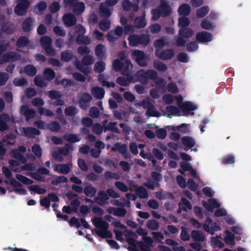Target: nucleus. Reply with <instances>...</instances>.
<instances>
[{
  "label": "nucleus",
  "mask_w": 251,
  "mask_h": 251,
  "mask_svg": "<svg viewBox=\"0 0 251 251\" xmlns=\"http://www.w3.org/2000/svg\"><path fill=\"white\" fill-rule=\"evenodd\" d=\"M126 242L129 245L127 250L129 251H140L138 246L142 251H151L150 248L145 245L142 241H138L136 239L138 237L137 234L131 230L127 231L126 234Z\"/></svg>",
  "instance_id": "1"
},
{
  "label": "nucleus",
  "mask_w": 251,
  "mask_h": 251,
  "mask_svg": "<svg viewBox=\"0 0 251 251\" xmlns=\"http://www.w3.org/2000/svg\"><path fill=\"white\" fill-rule=\"evenodd\" d=\"M92 222L97 228L95 231L99 237L103 239L112 238V234L108 230L109 225L101 217H95L92 219Z\"/></svg>",
  "instance_id": "2"
},
{
  "label": "nucleus",
  "mask_w": 251,
  "mask_h": 251,
  "mask_svg": "<svg viewBox=\"0 0 251 251\" xmlns=\"http://www.w3.org/2000/svg\"><path fill=\"white\" fill-rule=\"evenodd\" d=\"M138 81L143 84H147L149 79L155 80L158 78L157 72L152 69L145 71L144 69H140L135 74Z\"/></svg>",
  "instance_id": "3"
},
{
  "label": "nucleus",
  "mask_w": 251,
  "mask_h": 251,
  "mask_svg": "<svg viewBox=\"0 0 251 251\" xmlns=\"http://www.w3.org/2000/svg\"><path fill=\"white\" fill-rule=\"evenodd\" d=\"M127 39L129 45L131 47H137L138 45H141L145 47L148 45L150 41L149 36L145 34L140 35L137 34L130 35L128 36Z\"/></svg>",
  "instance_id": "4"
},
{
  "label": "nucleus",
  "mask_w": 251,
  "mask_h": 251,
  "mask_svg": "<svg viewBox=\"0 0 251 251\" xmlns=\"http://www.w3.org/2000/svg\"><path fill=\"white\" fill-rule=\"evenodd\" d=\"M131 56L139 66L145 67L148 66L149 57L143 51L135 50L131 53Z\"/></svg>",
  "instance_id": "5"
},
{
  "label": "nucleus",
  "mask_w": 251,
  "mask_h": 251,
  "mask_svg": "<svg viewBox=\"0 0 251 251\" xmlns=\"http://www.w3.org/2000/svg\"><path fill=\"white\" fill-rule=\"evenodd\" d=\"M52 39L48 36H43L40 38V43L48 55L55 56L56 50L52 48Z\"/></svg>",
  "instance_id": "6"
},
{
  "label": "nucleus",
  "mask_w": 251,
  "mask_h": 251,
  "mask_svg": "<svg viewBox=\"0 0 251 251\" xmlns=\"http://www.w3.org/2000/svg\"><path fill=\"white\" fill-rule=\"evenodd\" d=\"M21 56L18 52L15 51H9L3 53L1 55L0 58V65H2L4 63L10 62H16L20 60Z\"/></svg>",
  "instance_id": "7"
},
{
  "label": "nucleus",
  "mask_w": 251,
  "mask_h": 251,
  "mask_svg": "<svg viewBox=\"0 0 251 251\" xmlns=\"http://www.w3.org/2000/svg\"><path fill=\"white\" fill-rule=\"evenodd\" d=\"M29 6L30 2L28 0H20L15 7L14 12L18 16L25 15Z\"/></svg>",
  "instance_id": "8"
},
{
  "label": "nucleus",
  "mask_w": 251,
  "mask_h": 251,
  "mask_svg": "<svg viewBox=\"0 0 251 251\" xmlns=\"http://www.w3.org/2000/svg\"><path fill=\"white\" fill-rule=\"evenodd\" d=\"M92 99V96L90 94L83 93L78 101L80 108L82 109H87L89 107V103L91 101Z\"/></svg>",
  "instance_id": "9"
},
{
  "label": "nucleus",
  "mask_w": 251,
  "mask_h": 251,
  "mask_svg": "<svg viewBox=\"0 0 251 251\" xmlns=\"http://www.w3.org/2000/svg\"><path fill=\"white\" fill-rule=\"evenodd\" d=\"M156 57L162 60H169L172 58L175 55V51L173 49H166L161 52L156 50L155 51Z\"/></svg>",
  "instance_id": "10"
},
{
  "label": "nucleus",
  "mask_w": 251,
  "mask_h": 251,
  "mask_svg": "<svg viewBox=\"0 0 251 251\" xmlns=\"http://www.w3.org/2000/svg\"><path fill=\"white\" fill-rule=\"evenodd\" d=\"M212 36L211 33L201 31L198 32L196 35V40L199 43H207L212 40Z\"/></svg>",
  "instance_id": "11"
},
{
  "label": "nucleus",
  "mask_w": 251,
  "mask_h": 251,
  "mask_svg": "<svg viewBox=\"0 0 251 251\" xmlns=\"http://www.w3.org/2000/svg\"><path fill=\"white\" fill-rule=\"evenodd\" d=\"M63 21L67 27H72L76 23V18L75 16L71 13L65 14L63 16Z\"/></svg>",
  "instance_id": "12"
},
{
  "label": "nucleus",
  "mask_w": 251,
  "mask_h": 251,
  "mask_svg": "<svg viewBox=\"0 0 251 251\" xmlns=\"http://www.w3.org/2000/svg\"><path fill=\"white\" fill-rule=\"evenodd\" d=\"M23 135L25 137L28 138H34L36 135H39L41 134V131L32 127H26L23 128Z\"/></svg>",
  "instance_id": "13"
},
{
  "label": "nucleus",
  "mask_w": 251,
  "mask_h": 251,
  "mask_svg": "<svg viewBox=\"0 0 251 251\" xmlns=\"http://www.w3.org/2000/svg\"><path fill=\"white\" fill-rule=\"evenodd\" d=\"M158 8L163 17H166L169 16L171 13V8L165 0H161L160 4Z\"/></svg>",
  "instance_id": "14"
},
{
  "label": "nucleus",
  "mask_w": 251,
  "mask_h": 251,
  "mask_svg": "<svg viewBox=\"0 0 251 251\" xmlns=\"http://www.w3.org/2000/svg\"><path fill=\"white\" fill-rule=\"evenodd\" d=\"M122 7L126 11H129L132 9L133 12H136L139 10L138 3H132L129 0H124L122 2Z\"/></svg>",
  "instance_id": "15"
},
{
  "label": "nucleus",
  "mask_w": 251,
  "mask_h": 251,
  "mask_svg": "<svg viewBox=\"0 0 251 251\" xmlns=\"http://www.w3.org/2000/svg\"><path fill=\"white\" fill-rule=\"evenodd\" d=\"M191 236L195 242H202L205 240V237L201 231L198 230H193L191 231Z\"/></svg>",
  "instance_id": "16"
},
{
  "label": "nucleus",
  "mask_w": 251,
  "mask_h": 251,
  "mask_svg": "<svg viewBox=\"0 0 251 251\" xmlns=\"http://www.w3.org/2000/svg\"><path fill=\"white\" fill-rule=\"evenodd\" d=\"M91 93L95 98L101 100L104 96L105 91L103 88L96 86L92 88Z\"/></svg>",
  "instance_id": "17"
},
{
  "label": "nucleus",
  "mask_w": 251,
  "mask_h": 251,
  "mask_svg": "<svg viewBox=\"0 0 251 251\" xmlns=\"http://www.w3.org/2000/svg\"><path fill=\"white\" fill-rule=\"evenodd\" d=\"M76 57L72 51L69 50H65L61 52L60 59L63 62H68Z\"/></svg>",
  "instance_id": "18"
},
{
  "label": "nucleus",
  "mask_w": 251,
  "mask_h": 251,
  "mask_svg": "<svg viewBox=\"0 0 251 251\" xmlns=\"http://www.w3.org/2000/svg\"><path fill=\"white\" fill-rule=\"evenodd\" d=\"M73 7V11L76 16L80 15L85 9L84 3L80 1H77Z\"/></svg>",
  "instance_id": "19"
},
{
  "label": "nucleus",
  "mask_w": 251,
  "mask_h": 251,
  "mask_svg": "<svg viewBox=\"0 0 251 251\" xmlns=\"http://www.w3.org/2000/svg\"><path fill=\"white\" fill-rule=\"evenodd\" d=\"M133 25L135 28H143L147 25V22L144 16H139L135 18L134 20Z\"/></svg>",
  "instance_id": "20"
},
{
  "label": "nucleus",
  "mask_w": 251,
  "mask_h": 251,
  "mask_svg": "<svg viewBox=\"0 0 251 251\" xmlns=\"http://www.w3.org/2000/svg\"><path fill=\"white\" fill-rule=\"evenodd\" d=\"M133 65L130 60H126L123 62L122 66V74L124 75L128 76L130 74V71L132 69Z\"/></svg>",
  "instance_id": "21"
},
{
  "label": "nucleus",
  "mask_w": 251,
  "mask_h": 251,
  "mask_svg": "<svg viewBox=\"0 0 251 251\" xmlns=\"http://www.w3.org/2000/svg\"><path fill=\"white\" fill-rule=\"evenodd\" d=\"M155 197L157 199L160 200L169 199L174 200L175 196L171 192L164 193L162 191H158L155 193Z\"/></svg>",
  "instance_id": "22"
},
{
  "label": "nucleus",
  "mask_w": 251,
  "mask_h": 251,
  "mask_svg": "<svg viewBox=\"0 0 251 251\" xmlns=\"http://www.w3.org/2000/svg\"><path fill=\"white\" fill-rule=\"evenodd\" d=\"M34 20L31 18H26L23 23L22 28L25 32H30L33 28V24Z\"/></svg>",
  "instance_id": "23"
},
{
  "label": "nucleus",
  "mask_w": 251,
  "mask_h": 251,
  "mask_svg": "<svg viewBox=\"0 0 251 251\" xmlns=\"http://www.w3.org/2000/svg\"><path fill=\"white\" fill-rule=\"evenodd\" d=\"M194 31L190 28H180L178 31V35L184 38H191L194 35Z\"/></svg>",
  "instance_id": "24"
},
{
  "label": "nucleus",
  "mask_w": 251,
  "mask_h": 251,
  "mask_svg": "<svg viewBox=\"0 0 251 251\" xmlns=\"http://www.w3.org/2000/svg\"><path fill=\"white\" fill-rule=\"evenodd\" d=\"M179 107L184 112L194 111L197 108L196 106L188 101H185L181 104H179Z\"/></svg>",
  "instance_id": "25"
},
{
  "label": "nucleus",
  "mask_w": 251,
  "mask_h": 251,
  "mask_svg": "<svg viewBox=\"0 0 251 251\" xmlns=\"http://www.w3.org/2000/svg\"><path fill=\"white\" fill-rule=\"evenodd\" d=\"M117 124V123L116 122H109L106 126H104V128H103V131L106 132L107 131H110L113 133L119 134L120 132L119 128L116 126Z\"/></svg>",
  "instance_id": "26"
},
{
  "label": "nucleus",
  "mask_w": 251,
  "mask_h": 251,
  "mask_svg": "<svg viewBox=\"0 0 251 251\" xmlns=\"http://www.w3.org/2000/svg\"><path fill=\"white\" fill-rule=\"evenodd\" d=\"M191 12L190 6L186 3H183L179 6L178 8V13L180 15L184 16H188Z\"/></svg>",
  "instance_id": "27"
},
{
  "label": "nucleus",
  "mask_w": 251,
  "mask_h": 251,
  "mask_svg": "<svg viewBox=\"0 0 251 251\" xmlns=\"http://www.w3.org/2000/svg\"><path fill=\"white\" fill-rule=\"evenodd\" d=\"M54 171L62 174H67L70 171L69 165L65 164L56 165Z\"/></svg>",
  "instance_id": "28"
},
{
  "label": "nucleus",
  "mask_w": 251,
  "mask_h": 251,
  "mask_svg": "<svg viewBox=\"0 0 251 251\" xmlns=\"http://www.w3.org/2000/svg\"><path fill=\"white\" fill-rule=\"evenodd\" d=\"M182 144L190 149L192 148L195 145V141L194 139L190 136H183L181 138Z\"/></svg>",
  "instance_id": "29"
},
{
  "label": "nucleus",
  "mask_w": 251,
  "mask_h": 251,
  "mask_svg": "<svg viewBox=\"0 0 251 251\" xmlns=\"http://www.w3.org/2000/svg\"><path fill=\"white\" fill-rule=\"evenodd\" d=\"M209 201V205L205 201H203L204 203H203V205L210 212H212L214 208H219L221 206L220 204L215 199L210 200Z\"/></svg>",
  "instance_id": "30"
},
{
  "label": "nucleus",
  "mask_w": 251,
  "mask_h": 251,
  "mask_svg": "<svg viewBox=\"0 0 251 251\" xmlns=\"http://www.w3.org/2000/svg\"><path fill=\"white\" fill-rule=\"evenodd\" d=\"M30 41L28 37L25 36H20L16 43V45L18 48H24L27 46Z\"/></svg>",
  "instance_id": "31"
},
{
  "label": "nucleus",
  "mask_w": 251,
  "mask_h": 251,
  "mask_svg": "<svg viewBox=\"0 0 251 251\" xmlns=\"http://www.w3.org/2000/svg\"><path fill=\"white\" fill-rule=\"evenodd\" d=\"M98 195V197L95 198V201L99 203H104L109 198L107 193L102 191H100Z\"/></svg>",
  "instance_id": "32"
},
{
  "label": "nucleus",
  "mask_w": 251,
  "mask_h": 251,
  "mask_svg": "<svg viewBox=\"0 0 251 251\" xmlns=\"http://www.w3.org/2000/svg\"><path fill=\"white\" fill-rule=\"evenodd\" d=\"M135 193L140 199H146L148 197V193L147 190L142 186H140L136 188Z\"/></svg>",
  "instance_id": "33"
},
{
  "label": "nucleus",
  "mask_w": 251,
  "mask_h": 251,
  "mask_svg": "<svg viewBox=\"0 0 251 251\" xmlns=\"http://www.w3.org/2000/svg\"><path fill=\"white\" fill-rule=\"evenodd\" d=\"M64 139L71 143L78 142L80 140L78 135L75 134H66L63 136Z\"/></svg>",
  "instance_id": "34"
},
{
  "label": "nucleus",
  "mask_w": 251,
  "mask_h": 251,
  "mask_svg": "<svg viewBox=\"0 0 251 251\" xmlns=\"http://www.w3.org/2000/svg\"><path fill=\"white\" fill-rule=\"evenodd\" d=\"M132 77L127 76V78H126L123 76H119L116 79L117 83L121 86H126L131 82Z\"/></svg>",
  "instance_id": "35"
},
{
  "label": "nucleus",
  "mask_w": 251,
  "mask_h": 251,
  "mask_svg": "<svg viewBox=\"0 0 251 251\" xmlns=\"http://www.w3.org/2000/svg\"><path fill=\"white\" fill-rule=\"evenodd\" d=\"M83 191L86 196L92 198L95 195L97 192V189L91 184H90L84 188Z\"/></svg>",
  "instance_id": "36"
},
{
  "label": "nucleus",
  "mask_w": 251,
  "mask_h": 251,
  "mask_svg": "<svg viewBox=\"0 0 251 251\" xmlns=\"http://www.w3.org/2000/svg\"><path fill=\"white\" fill-rule=\"evenodd\" d=\"M25 73L28 76H33L37 73V69L33 65H27L24 68Z\"/></svg>",
  "instance_id": "37"
},
{
  "label": "nucleus",
  "mask_w": 251,
  "mask_h": 251,
  "mask_svg": "<svg viewBox=\"0 0 251 251\" xmlns=\"http://www.w3.org/2000/svg\"><path fill=\"white\" fill-rule=\"evenodd\" d=\"M44 75L46 80L50 81L55 77L54 71L51 68H47L44 70Z\"/></svg>",
  "instance_id": "38"
},
{
  "label": "nucleus",
  "mask_w": 251,
  "mask_h": 251,
  "mask_svg": "<svg viewBox=\"0 0 251 251\" xmlns=\"http://www.w3.org/2000/svg\"><path fill=\"white\" fill-rule=\"evenodd\" d=\"M47 128L52 132H58L60 130L61 127L60 125L56 121H53L49 123L47 126Z\"/></svg>",
  "instance_id": "39"
},
{
  "label": "nucleus",
  "mask_w": 251,
  "mask_h": 251,
  "mask_svg": "<svg viewBox=\"0 0 251 251\" xmlns=\"http://www.w3.org/2000/svg\"><path fill=\"white\" fill-rule=\"evenodd\" d=\"M76 42L78 45H88L90 44L91 41L88 36H85L84 35H78L76 38Z\"/></svg>",
  "instance_id": "40"
},
{
  "label": "nucleus",
  "mask_w": 251,
  "mask_h": 251,
  "mask_svg": "<svg viewBox=\"0 0 251 251\" xmlns=\"http://www.w3.org/2000/svg\"><path fill=\"white\" fill-rule=\"evenodd\" d=\"M34 82L35 85L39 87H45L48 85V83L40 75H37L35 77Z\"/></svg>",
  "instance_id": "41"
},
{
  "label": "nucleus",
  "mask_w": 251,
  "mask_h": 251,
  "mask_svg": "<svg viewBox=\"0 0 251 251\" xmlns=\"http://www.w3.org/2000/svg\"><path fill=\"white\" fill-rule=\"evenodd\" d=\"M154 67L159 72H164L167 71L168 67L166 64L159 60H155L153 62Z\"/></svg>",
  "instance_id": "42"
},
{
  "label": "nucleus",
  "mask_w": 251,
  "mask_h": 251,
  "mask_svg": "<svg viewBox=\"0 0 251 251\" xmlns=\"http://www.w3.org/2000/svg\"><path fill=\"white\" fill-rule=\"evenodd\" d=\"M95 54L99 58H102L104 56V47L101 44H99L95 48Z\"/></svg>",
  "instance_id": "43"
},
{
  "label": "nucleus",
  "mask_w": 251,
  "mask_h": 251,
  "mask_svg": "<svg viewBox=\"0 0 251 251\" xmlns=\"http://www.w3.org/2000/svg\"><path fill=\"white\" fill-rule=\"evenodd\" d=\"M12 156L23 163H25L26 161V158L17 149H14L12 151Z\"/></svg>",
  "instance_id": "44"
},
{
  "label": "nucleus",
  "mask_w": 251,
  "mask_h": 251,
  "mask_svg": "<svg viewBox=\"0 0 251 251\" xmlns=\"http://www.w3.org/2000/svg\"><path fill=\"white\" fill-rule=\"evenodd\" d=\"M226 236L225 238V241L228 245H233L234 244L235 236L230 231L226 230Z\"/></svg>",
  "instance_id": "45"
},
{
  "label": "nucleus",
  "mask_w": 251,
  "mask_h": 251,
  "mask_svg": "<svg viewBox=\"0 0 251 251\" xmlns=\"http://www.w3.org/2000/svg\"><path fill=\"white\" fill-rule=\"evenodd\" d=\"M209 11V8L207 6H203L198 10L196 12V16L198 18H203L206 15Z\"/></svg>",
  "instance_id": "46"
},
{
  "label": "nucleus",
  "mask_w": 251,
  "mask_h": 251,
  "mask_svg": "<svg viewBox=\"0 0 251 251\" xmlns=\"http://www.w3.org/2000/svg\"><path fill=\"white\" fill-rule=\"evenodd\" d=\"M190 22L188 18L182 16L178 19V26L181 28L187 27L190 25Z\"/></svg>",
  "instance_id": "47"
},
{
  "label": "nucleus",
  "mask_w": 251,
  "mask_h": 251,
  "mask_svg": "<svg viewBox=\"0 0 251 251\" xmlns=\"http://www.w3.org/2000/svg\"><path fill=\"white\" fill-rule=\"evenodd\" d=\"M105 68V64L102 61H99L97 62L94 65V71L98 73L103 72Z\"/></svg>",
  "instance_id": "48"
},
{
  "label": "nucleus",
  "mask_w": 251,
  "mask_h": 251,
  "mask_svg": "<svg viewBox=\"0 0 251 251\" xmlns=\"http://www.w3.org/2000/svg\"><path fill=\"white\" fill-rule=\"evenodd\" d=\"M29 191L33 192L38 194H45L47 190L46 189L43 188H40L38 185H33L28 187Z\"/></svg>",
  "instance_id": "49"
},
{
  "label": "nucleus",
  "mask_w": 251,
  "mask_h": 251,
  "mask_svg": "<svg viewBox=\"0 0 251 251\" xmlns=\"http://www.w3.org/2000/svg\"><path fill=\"white\" fill-rule=\"evenodd\" d=\"M166 111L170 113L171 115H178L179 116V113L180 112V110L178 108H177L176 106L175 105H169L167 106L165 108Z\"/></svg>",
  "instance_id": "50"
},
{
  "label": "nucleus",
  "mask_w": 251,
  "mask_h": 251,
  "mask_svg": "<svg viewBox=\"0 0 251 251\" xmlns=\"http://www.w3.org/2000/svg\"><path fill=\"white\" fill-rule=\"evenodd\" d=\"M16 177L18 180L22 182L24 184L30 185L33 183V181L32 180L24 176H23L22 175L17 174L16 175Z\"/></svg>",
  "instance_id": "51"
},
{
  "label": "nucleus",
  "mask_w": 251,
  "mask_h": 251,
  "mask_svg": "<svg viewBox=\"0 0 251 251\" xmlns=\"http://www.w3.org/2000/svg\"><path fill=\"white\" fill-rule=\"evenodd\" d=\"M46 94L51 100H55L61 98L62 96L60 92L54 90L49 91L46 92Z\"/></svg>",
  "instance_id": "52"
},
{
  "label": "nucleus",
  "mask_w": 251,
  "mask_h": 251,
  "mask_svg": "<svg viewBox=\"0 0 251 251\" xmlns=\"http://www.w3.org/2000/svg\"><path fill=\"white\" fill-rule=\"evenodd\" d=\"M100 11L101 16L106 18H109L111 14L110 9L102 4L100 5Z\"/></svg>",
  "instance_id": "53"
},
{
  "label": "nucleus",
  "mask_w": 251,
  "mask_h": 251,
  "mask_svg": "<svg viewBox=\"0 0 251 251\" xmlns=\"http://www.w3.org/2000/svg\"><path fill=\"white\" fill-rule=\"evenodd\" d=\"M98 80L101 83L103 86H106L107 88H114L115 86V84L113 82H109L103 79L102 75H100L98 77Z\"/></svg>",
  "instance_id": "54"
},
{
  "label": "nucleus",
  "mask_w": 251,
  "mask_h": 251,
  "mask_svg": "<svg viewBox=\"0 0 251 251\" xmlns=\"http://www.w3.org/2000/svg\"><path fill=\"white\" fill-rule=\"evenodd\" d=\"M147 226L148 228L155 230L159 228V223L155 220H150L147 223Z\"/></svg>",
  "instance_id": "55"
},
{
  "label": "nucleus",
  "mask_w": 251,
  "mask_h": 251,
  "mask_svg": "<svg viewBox=\"0 0 251 251\" xmlns=\"http://www.w3.org/2000/svg\"><path fill=\"white\" fill-rule=\"evenodd\" d=\"M111 23L108 20H102L99 23L100 28L104 31L108 30L110 27Z\"/></svg>",
  "instance_id": "56"
},
{
  "label": "nucleus",
  "mask_w": 251,
  "mask_h": 251,
  "mask_svg": "<svg viewBox=\"0 0 251 251\" xmlns=\"http://www.w3.org/2000/svg\"><path fill=\"white\" fill-rule=\"evenodd\" d=\"M60 9V5L58 2L53 1L49 6V9L50 13H55Z\"/></svg>",
  "instance_id": "57"
},
{
  "label": "nucleus",
  "mask_w": 251,
  "mask_h": 251,
  "mask_svg": "<svg viewBox=\"0 0 251 251\" xmlns=\"http://www.w3.org/2000/svg\"><path fill=\"white\" fill-rule=\"evenodd\" d=\"M235 162V158L233 155L228 154L224 157L222 160V163L224 165L232 164Z\"/></svg>",
  "instance_id": "58"
},
{
  "label": "nucleus",
  "mask_w": 251,
  "mask_h": 251,
  "mask_svg": "<svg viewBox=\"0 0 251 251\" xmlns=\"http://www.w3.org/2000/svg\"><path fill=\"white\" fill-rule=\"evenodd\" d=\"M123 65V62L119 59H116L113 61V68L116 72L121 71Z\"/></svg>",
  "instance_id": "59"
},
{
  "label": "nucleus",
  "mask_w": 251,
  "mask_h": 251,
  "mask_svg": "<svg viewBox=\"0 0 251 251\" xmlns=\"http://www.w3.org/2000/svg\"><path fill=\"white\" fill-rule=\"evenodd\" d=\"M104 177L106 180L114 179L118 180L120 178V175L116 173L106 171L104 173Z\"/></svg>",
  "instance_id": "60"
},
{
  "label": "nucleus",
  "mask_w": 251,
  "mask_h": 251,
  "mask_svg": "<svg viewBox=\"0 0 251 251\" xmlns=\"http://www.w3.org/2000/svg\"><path fill=\"white\" fill-rule=\"evenodd\" d=\"M68 182V178L65 176H57L51 181V184L57 185L61 183H66Z\"/></svg>",
  "instance_id": "61"
},
{
  "label": "nucleus",
  "mask_w": 251,
  "mask_h": 251,
  "mask_svg": "<svg viewBox=\"0 0 251 251\" xmlns=\"http://www.w3.org/2000/svg\"><path fill=\"white\" fill-rule=\"evenodd\" d=\"M77 112V109L73 106H69L66 107L65 110V114L67 116H74Z\"/></svg>",
  "instance_id": "62"
},
{
  "label": "nucleus",
  "mask_w": 251,
  "mask_h": 251,
  "mask_svg": "<svg viewBox=\"0 0 251 251\" xmlns=\"http://www.w3.org/2000/svg\"><path fill=\"white\" fill-rule=\"evenodd\" d=\"M155 135L158 139L163 140L167 136V130L164 128H158L155 131Z\"/></svg>",
  "instance_id": "63"
},
{
  "label": "nucleus",
  "mask_w": 251,
  "mask_h": 251,
  "mask_svg": "<svg viewBox=\"0 0 251 251\" xmlns=\"http://www.w3.org/2000/svg\"><path fill=\"white\" fill-rule=\"evenodd\" d=\"M82 63L84 65H90L94 63V59L92 56L86 55L83 57Z\"/></svg>",
  "instance_id": "64"
}]
</instances>
